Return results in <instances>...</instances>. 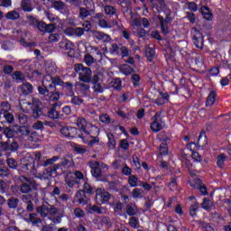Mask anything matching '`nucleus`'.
<instances>
[{
    "label": "nucleus",
    "mask_w": 231,
    "mask_h": 231,
    "mask_svg": "<svg viewBox=\"0 0 231 231\" xmlns=\"http://www.w3.org/2000/svg\"><path fill=\"white\" fill-rule=\"evenodd\" d=\"M62 89L69 91V97H73V84L63 82L60 78L45 75L42 80V86H38V93L49 102H57L60 99Z\"/></svg>",
    "instance_id": "obj_1"
},
{
    "label": "nucleus",
    "mask_w": 231,
    "mask_h": 231,
    "mask_svg": "<svg viewBox=\"0 0 231 231\" xmlns=\"http://www.w3.org/2000/svg\"><path fill=\"white\" fill-rule=\"evenodd\" d=\"M59 160H60V156H53L42 162V167H49V165H51L46 169L48 176H53V174H57V171H61L62 172L65 171V169H69V167H71V162H69V160L67 158H63L61 159L60 162L54 164L55 162H59Z\"/></svg>",
    "instance_id": "obj_2"
},
{
    "label": "nucleus",
    "mask_w": 231,
    "mask_h": 231,
    "mask_svg": "<svg viewBox=\"0 0 231 231\" xmlns=\"http://www.w3.org/2000/svg\"><path fill=\"white\" fill-rule=\"evenodd\" d=\"M84 134L78 135L82 139L83 143L88 147H95L97 143H100V128L95 125H90L83 132Z\"/></svg>",
    "instance_id": "obj_3"
},
{
    "label": "nucleus",
    "mask_w": 231,
    "mask_h": 231,
    "mask_svg": "<svg viewBox=\"0 0 231 231\" xmlns=\"http://www.w3.org/2000/svg\"><path fill=\"white\" fill-rule=\"evenodd\" d=\"M74 69L76 73L79 74V79L80 82H84L85 84H89L91 81V76L93 75V71L90 68L84 66L82 63L75 64Z\"/></svg>",
    "instance_id": "obj_4"
},
{
    "label": "nucleus",
    "mask_w": 231,
    "mask_h": 231,
    "mask_svg": "<svg viewBox=\"0 0 231 231\" xmlns=\"http://www.w3.org/2000/svg\"><path fill=\"white\" fill-rule=\"evenodd\" d=\"M163 111H157L155 115L152 117V124L150 129L152 133H160L163 129L165 121H163Z\"/></svg>",
    "instance_id": "obj_5"
},
{
    "label": "nucleus",
    "mask_w": 231,
    "mask_h": 231,
    "mask_svg": "<svg viewBox=\"0 0 231 231\" xmlns=\"http://www.w3.org/2000/svg\"><path fill=\"white\" fill-rule=\"evenodd\" d=\"M96 192V203L97 205H106L109 203L111 199V195L104 188H97L95 190Z\"/></svg>",
    "instance_id": "obj_6"
},
{
    "label": "nucleus",
    "mask_w": 231,
    "mask_h": 231,
    "mask_svg": "<svg viewBox=\"0 0 231 231\" xmlns=\"http://www.w3.org/2000/svg\"><path fill=\"white\" fill-rule=\"evenodd\" d=\"M191 35L193 44L196 46V48L199 50H203V47L205 46V37L203 36V33H201V31L198 30L197 28H193Z\"/></svg>",
    "instance_id": "obj_7"
},
{
    "label": "nucleus",
    "mask_w": 231,
    "mask_h": 231,
    "mask_svg": "<svg viewBox=\"0 0 231 231\" xmlns=\"http://www.w3.org/2000/svg\"><path fill=\"white\" fill-rule=\"evenodd\" d=\"M22 194H32L33 190H37V183L33 181L23 182L19 188Z\"/></svg>",
    "instance_id": "obj_8"
},
{
    "label": "nucleus",
    "mask_w": 231,
    "mask_h": 231,
    "mask_svg": "<svg viewBox=\"0 0 231 231\" xmlns=\"http://www.w3.org/2000/svg\"><path fill=\"white\" fill-rule=\"evenodd\" d=\"M190 187L199 190L202 196H208V189L207 186L203 185V180L201 179H195L194 181L190 183Z\"/></svg>",
    "instance_id": "obj_9"
},
{
    "label": "nucleus",
    "mask_w": 231,
    "mask_h": 231,
    "mask_svg": "<svg viewBox=\"0 0 231 231\" xmlns=\"http://www.w3.org/2000/svg\"><path fill=\"white\" fill-rule=\"evenodd\" d=\"M57 106H59V103L53 104L52 107L48 111V118H51V120H59L64 118V114H60L59 111H57Z\"/></svg>",
    "instance_id": "obj_10"
},
{
    "label": "nucleus",
    "mask_w": 231,
    "mask_h": 231,
    "mask_svg": "<svg viewBox=\"0 0 231 231\" xmlns=\"http://www.w3.org/2000/svg\"><path fill=\"white\" fill-rule=\"evenodd\" d=\"M159 95H160V97H158L153 101V104H155V106H165V104H167L169 102L171 96L169 95V93L163 92V91H159Z\"/></svg>",
    "instance_id": "obj_11"
},
{
    "label": "nucleus",
    "mask_w": 231,
    "mask_h": 231,
    "mask_svg": "<svg viewBox=\"0 0 231 231\" xmlns=\"http://www.w3.org/2000/svg\"><path fill=\"white\" fill-rule=\"evenodd\" d=\"M157 19L159 21V24L161 26V32L162 35H169L171 33V30L169 29V23L165 21L162 15H158Z\"/></svg>",
    "instance_id": "obj_12"
},
{
    "label": "nucleus",
    "mask_w": 231,
    "mask_h": 231,
    "mask_svg": "<svg viewBox=\"0 0 231 231\" xmlns=\"http://www.w3.org/2000/svg\"><path fill=\"white\" fill-rule=\"evenodd\" d=\"M200 14H202V17L206 21H212L214 19V14H212V11H210V8L207 5H202L199 9Z\"/></svg>",
    "instance_id": "obj_13"
},
{
    "label": "nucleus",
    "mask_w": 231,
    "mask_h": 231,
    "mask_svg": "<svg viewBox=\"0 0 231 231\" xmlns=\"http://www.w3.org/2000/svg\"><path fill=\"white\" fill-rule=\"evenodd\" d=\"M107 137V143L106 147L109 149V151H115L116 149V139L115 138V134L109 132L106 134Z\"/></svg>",
    "instance_id": "obj_14"
},
{
    "label": "nucleus",
    "mask_w": 231,
    "mask_h": 231,
    "mask_svg": "<svg viewBox=\"0 0 231 231\" xmlns=\"http://www.w3.org/2000/svg\"><path fill=\"white\" fill-rule=\"evenodd\" d=\"M94 39H97V41H102V42H110L111 36L106 32L95 31L93 32Z\"/></svg>",
    "instance_id": "obj_15"
},
{
    "label": "nucleus",
    "mask_w": 231,
    "mask_h": 231,
    "mask_svg": "<svg viewBox=\"0 0 231 231\" xmlns=\"http://www.w3.org/2000/svg\"><path fill=\"white\" fill-rule=\"evenodd\" d=\"M19 91H21L22 95H24V97L32 95V93H33V85L29 82L23 83L19 87Z\"/></svg>",
    "instance_id": "obj_16"
},
{
    "label": "nucleus",
    "mask_w": 231,
    "mask_h": 231,
    "mask_svg": "<svg viewBox=\"0 0 231 231\" xmlns=\"http://www.w3.org/2000/svg\"><path fill=\"white\" fill-rule=\"evenodd\" d=\"M84 32H86V30L82 27L68 28L66 30V33L69 35H77V37H82Z\"/></svg>",
    "instance_id": "obj_17"
},
{
    "label": "nucleus",
    "mask_w": 231,
    "mask_h": 231,
    "mask_svg": "<svg viewBox=\"0 0 231 231\" xmlns=\"http://www.w3.org/2000/svg\"><path fill=\"white\" fill-rule=\"evenodd\" d=\"M86 194L88 193L82 189H79L76 193V198H78V203H79V205H88V196Z\"/></svg>",
    "instance_id": "obj_18"
},
{
    "label": "nucleus",
    "mask_w": 231,
    "mask_h": 231,
    "mask_svg": "<svg viewBox=\"0 0 231 231\" xmlns=\"http://www.w3.org/2000/svg\"><path fill=\"white\" fill-rule=\"evenodd\" d=\"M216 97H217V92L216 90L210 91L206 99V107H211L216 104Z\"/></svg>",
    "instance_id": "obj_19"
},
{
    "label": "nucleus",
    "mask_w": 231,
    "mask_h": 231,
    "mask_svg": "<svg viewBox=\"0 0 231 231\" xmlns=\"http://www.w3.org/2000/svg\"><path fill=\"white\" fill-rule=\"evenodd\" d=\"M125 212L127 216H130L131 217L136 216L138 214V208L136 207V204H133V202L127 204Z\"/></svg>",
    "instance_id": "obj_20"
},
{
    "label": "nucleus",
    "mask_w": 231,
    "mask_h": 231,
    "mask_svg": "<svg viewBox=\"0 0 231 231\" xmlns=\"http://www.w3.org/2000/svg\"><path fill=\"white\" fill-rule=\"evenodd\" d=\"M53 8L58 12L64 11L67 14L69 12V9L66 6V4L60 0H54L53 1Z\"/></svg>",
    "instance_id": "obj_21"
},
{
    "label": "nucleus",
    "mask_w": 231,
    "mask_h": 231,
    "mask_svg": "<svg viewBox=\"0 0 231 231\" xmlns=\"http://www.w3.org/2000/svg\"><path fill=\"white\" fill-rule=\"evenodd\" d=\"M155 55H156V50L154 48L150 46L145 47V57L148 62H152Z\"/></svg>",
    "instance_id": "obj_22"
},
{
    "label": "nucleus",
    "mask_w": 231,
    "mask_h": 231,
    "mask_svg": "<svg viewBox=\"0 0 231 231\" xmlns=\"http://www.w3.org/2000/svg\"><path fill=\"white\" fill-rule=\"evenodd\" d=\"M95 13V10L90 9L88 10L86 7H80L79 8V19H82V21H84V19H88V17H89V15H92V14Z\"/></svg>",
    "instance_id": "obj_23"
},
{
    "label": "nucleus",
    "mask_w": 231,
    "mask_h": 231,
    "mask_svg": "<svg viewBox=\"0 0 231 231\" xmlns=\"http://www.w3.org/2000/svg\"><path fill=\"white\" fill-rule=\"evenodd\" d=\"M32 116L37 120L42 116V106L40 105L32 106Z\"/></svg>",
    "instance_id": "obj_24"
},
{
    "label": "nucleus",
    "mask_w": 231,
    "mask_h": 231,
    "mask_svg": "<svg viewBox=\"0 0 231 231\" xmlns=\"http://www.w3.org/2000/svg\"><path fill=\"white\" fill-rule=\"evenodd\" d=\"M11 77H12L13 80H15L17 83L24 82V80H26V77L21 70H16L14 72H13Z\"/></svg>",
    "instance_id": "obj_25"
},
{
    "label": "nucleus",
    "mask_w": 231,
    "mask_h": 231,
    "mask_svg": "<svg viewBox=\"0 0 231 231\" xmlns=\"http://www.w3.org/2000/svg\"><path fill=\"white\" fill-rule=\"evenodd\" d=\"M19 199L16 197H11L7 199V207L12 210H15L19 207Z\"/></svg>",
    "instance_id": "obj_26"
},
{
    "label": "nucleus",
    "mask_w": 231,
    "mask_h": 231,
    "mask_svg": "<svg viewBox=\"0 0 231 231\" xmlns=\"http://www.w3.org/2000/svg\"><path fill=\"white\" fill-rule=\"evenodd\" d=\"M226 154L220 153L217 156V167L218 169H225V162H226Z\"/></svg>",
    "instance_id": "obj_27"
},
{
    "label": "nucleus",
    "mask_w": 231,
    "mask_h": 231,
    "mask_svg": "<svg viewBox=\"0 0 231 231\" xmlns=\"http://www.w3.org/2000/svg\"><path fill=\"white\" fill-rule=\"evenodd\" d=\"M104 12H105L106 15H109L110 17H113L115 15H116V17H118L116 9L113 5H105Z\"/></svg>",
    "instance_id": "obj_28"
},
{
    "label": "nucleus",
    "mask_w": 231,
    "mask_h": 231,
    "mask_svg": "<svg viewBox=\"0 0 231 231\" xmlns=\"http://www.w3.org/2000/svg\"><path fill=\"white\" fill-rule=\"evenodd\" d=\"M120 180H111L108 181V189L112 190V192H120Z\"/></svg>",
    "instance_id": "obj_29"
},
{
    "label": "nucleus",
    "mask_w": 231,
    "mask_h": 231,
    "mask_svg": "<svg viewBox=\"0 0 231 231\" xmlns=\"http://www.w3.org/2000/svg\"><path fill=\"white\" fill-rule=\"evenodd\" d=\"M117 5H120L125 14L131 10V0H117Z\"/></svg>",
    "instance_id": "obj_30"
},
{
    "label": "nucleus",
    "mask_w": 231,
    "mask_h": 231,
    "mask_svg": "<svg viewBox=\"0 0 231 231\" xmlns=\"http://www.w3.org/2000/svg\"><path fill=\"white\" fill-rule=\"evenodd\" d=\"M16 133L21 136H28L30 134V127L25 125H22L16 130Z\"/></svg>",
    "instance_id": "obj_31"
},
{
    "label": "nucleus",
    "mask_w": 231,
    "mask_h": 231,
    "mask_svg": "<svg viewBox=\"0 0 231 231\" xmlns=\"http://www.w3.org/2000/svg\"><path fill=\"white\" fill-rule=\"evenodd\" d=\"M21 14L17 11H9L5 14V18L8 19L9 21H17V19H20Z\"/></svg>",
    "instance_id": "obj_32"
},
{
    "label": "nucleus",
    "mask_w": 231,
    "mask_h": 231,
    "mask_svg": "<svg viewBox=\"0 0 231 231\" xmlns=\"http://www.w3.org/2000/svg\"><path fill=\"white\" fill-rule=\"evenodd\" d=\"M132 198L134 199H142L143 198V189L135 188L132 190Z\"/></svg>",
    "instance_id": "obj_33"
},
{
    "label": "nucleus",
    "mask_w": 231,
    "mask_h": 231,
    "mask_svg": "<svg viewBox=\"0 0 231 231\" xmlns=\"http://www.w3.org/2000/svg\"><path fill=\"white\" fill-rule=\"evenodd\" d=\"M78 127L84 133L88 127V121L84 117H79L77 121Z\"/></svg>",
    "instance_id": "obj_34"
},
{
    "label": "nucleus",
    "mask_w": 231,
    "mask_h": 231,
    "mask_svg": "<svg viewBox=\"0 0 231 231\" xmlns=\"http://www.w3.org/2000/svg\"><path fill=\"white\" fill-rule=\"evenodd\" d=\"M37 212L42 217H48L50 209L48 206L42 205V207L37 208Z\"/></svg>",
    "instance_id": "obj_35"
},
{
    "label": "nucleus",
    "mask_w": 231,
    "mask_h": 231,
    "mask_svg": "<svg viewBox=\"0 0 231 231\" xmlns=\"http://www.w3.org/2000/svg\"><path fill=\"white\" fill-rule=\"evenodd\" d=\"M198 212H199V204L196 202L189 207V216L191 217H196V216H198Z\"/></svg>",
    "instance_id": "obj_36"
},
{
    "label": "nucleus",
    "mask_w": 231,
    "mask_h": 231,
    "mask_svg": "<svg viewBox=\"0 0 231 231\" xmlns=\"http://www.w3.org/2000/svg\"><path fill=\"white\" fill-rule=\"evenodd\" d=\"M159 154L161 156H167V154H169V143H161L159 147Z\"/></svg>",
    "instance_id": "obj_37"
},
{
    "label": "nucleus",
    "mask_w": 231,
    "mask_h": 231,
    "mask_svg": "<svg viewBox=\"0 0 231 231\" xmlns=\"http://www.w3.org/2000/svg\"><path fill=\"white\" fill-rule=\"evenodd\" d=\"M142 78L138 74H132L131 82L134 88H139L141 86Z\"/></svg>",
    "instance_id": "obj_38"
},
{
    "label": "nucleus",
    "mask_w": 231,
    "mask_h": 231,
    "mask_svg": "<svg viewBox=\"0 0 231 231\" xmlns=\"http://www.w3.org/2000/svg\"><path fill=\"white\" fill-rule=\"evenodd\" d=\"M74 176L76 178L75 180H72V182H69V187H73V185H75V183H79V181H80V180H84V173H82L79 171H75Z\"/></svg>",
    "instance_id": "obj_39"
},
{
    "label": "nucleus",
    "mask_w": 231,
    "mask_h": 231,
    "mask_svg": "<svg viewBox=\"0 0 231 231\" xmlns=\"http://www.w3.org/2000/svg\"><path fill=\"white\" fill-rule=\"evenodd\" d=\"M27 19L29 21V24L32 26V28L37 29L39 26V23L41 21L39 19L33 17V15L27 16Z\"/></svg>",
    "instance_id": "obj_40"
},
{
    "label": "nucleus",
    "mask_w": 231,
    "mask_h": 231,
    "mask_svg": "<svg viewBox=\"0 0 231 231\" xmlns=\"http://www.w3.org/2000/svg\"><path fill=\"white\" fill-rule=\"evenodd\" d=\"M83 192H86L87 194H95V191L97 189H95V188L93 186H91L89 183L85 182L83 185Z\"/></svg>",
    "instance_id": "obj_41"
},
{
    "label": "nucleus",
    "mask_w": 231,
    "mask_h": 231,
    "mask_svg": "<svg viewBox=\"0 0 231 231\" xmlns=\"http://www.w3.org/2000/svg\"><path fill=\"white\" fill-rule=\"evenodd\" d=\"M83 62H85L88 67L93 66V64H95V58L91 54L88 53L84 56Z\"/></svg>",
    "instance_id": "obj_42"
},
{
    "label": "nucleus",
    "mask_w": 231,
    "mask_h": 231,
    "mask_svg": "<svg viewBox=\"0 0 231 231\" xmlns=\"http://www.w3.org/2000/svg\"><path fill=\"white\" fill-rule=\"evenodd\" d=\"M168 187L171 189V190H173V189H176V187H178V176L173 175L171 177Z\"/></svg>",
    "instance_id": "obj_43"
},
{
    "label": "nucleus",
    "mask_w": 231,
    "mask_h": 231,
    "mask_svg": "<svg viewBox=\"0 0 231 231\" xmlns=\"http://www.w3.org/2000/svg\"><path fill=\"white\" fill-rule=\"evenodd\" d=\"M128 224L132 228H138L140 226V220L136 217H131Z\"/></svg>",
    "instance_id": "obj_44"
},
{
    "label": "nucleus",
    "mask_w": 231,
    "mask_h": 231,
    "mask_svg": "<svg viewBox=\"0 0 231 231\" xmlns=\"http://www.w3.org/2000/svg\"><path fill=\"white\" fill-rule=\"evenodd\" d=\"M21 6H22V10H23V12H32L33 10L32 4L30 2H28V0H23L22 2Z\"/></svg>",
    "instance_id": "obj_45"
},
{
    "label": "nucleus",
    "mask_w": 231,
    "mask_h": 231,
    "mask_svg": "<svg viewBox=\"0 0 231 231\" xmlns=\"http://www.w3.org/2000/svg\"><path fill=\"white\" fill-rule=\"evenodd\" d=\"M5 124H14L15 117L10 112H4Z\"/></svg>",
    "instance_id": "obj_46"
},
{
    "label": "nucleus",
    "mask_w": 231,
    "mask_h": 231,
    "mask_svg": "<svg viewBox=\"0 0 231 231\" xmlns=\"http://www.w3.org/2000/svg\"><path fill=\"white\" fill-rule=\"evenodd\" d=\"M128 184L132 188L138 187V177L136 175H131L128 178Z\"/></svg>",
    "instance_id": "obj_47"
},
{
    "label": "nucleus",
    "mask_w": 231,
    "mask_h": 231,
    "mask_svg": "<svg viewBox=\"0 0 231 231\" xmlns=\"http://www.w3.org/2000/svg\"><path fill=\"white\" fill-rule=\"evenodd\" d=\"M109 53L111 55H120V47L116 43H113L109 48Z\"/></svg>",
    "instance_id": "obj_48"
},
{
    "label": "nucleus",
    "mask_w": 231,
    "mask_h": 231,
    "mask_svg": "<svg viewBox=\"0 0 231 231\" xmlns=\"http://www.w3.org/2000/svg\"><path fill=\"white\" fill-rule=\"evenodd\" d=\"M112 88H114L116 91H122V79H120V78L115 79Z\"/></svg>",
    "instance_id": "obj_49"
},
{
    "label": "nucleus",
    "mask_w": 231,
    "mask_h": 231,
    "mask_svg": "<svg viewBox=\"0 0 231 231\" xmlns=\"http://www.w3.org/2000/svg\"><path fill=\"white\" fill-rule=\"evenodd\" d=\"M160 10H158L159 13L164 12L167 13L171 9H169V6H167V4H165V0H158Z\"/></svg>",
    "instance_id": "obj_50"
},
{
    "label": "nucleus",
    "mask_w": 231,
    "mask_h": 231,
    "mask_svg": "<svg viewBox=\"0 0 231 231\" xmlns=\"http://www.w3.org/2000/svg\"><path fill=\"white\" fill-rule=\"evenodd\" d=\"M75 95V94H74ZM72 96L71 98V104H73V106H81V104H84V99L80 98V97L79 96Z\"/></svg>",
    "instance_id": "obj_51"
},
{
    "label": "nucleus",
    "mask_w": 231,
    "mask_h": 231,
    "mask_svg": "<svg viewBox=\"0 0 231 231\" xmlns=\"http://www.w3.org/2000/svg\"><path fill=\"white\" fill-rule=\"evenodd\" d=\"M32 129L35 131H44V123L42 121H37L32 125Z\"/></svg>",
    "instance_id": "obj_52"
},
{
    "label": "nucleus",
    "mask_w": 231,
    "mask_h": 231,
    "mask_svg": "<svg viewBox=\"0 0 231 231\" xmlns=\"http://www.w3.org/2000/svg\"><path fill=\"white\" fill-rule=\"evenodd\" d=\"M93 178H100L102 176V169H100V167H94L91 171H90Z\"/></svg>",
    "instance_id": "obj_53"
},
{
    "label": "nucleus",
    "mask_w": 231,
    "mask_h": 231,
    "mask_svg": "<svg viewBox=\"0 0 231 231\" xmlns=\"http://www.w3.org/2000/svg\"><path fill=\"white\" fill-rule=\"evenodd\" d=\"M4 134L6 136V138H14L15 132L10 128V127H5L4 128Z\"/></svg>",
    "instance_id": "obj_54"
},
{
    "label": "nucleus",
    "mask_w": 231,
    "mask_h": 231,
    "mask_svg": "<svg viewBox=\"0 0 231 231\" xmlns=\"http://www.w3.org/2000/svg\"><path fill=\"white\" fill-rule=\"evenodd\" d=\"M119 147L123 151H129V142H127V139H121L119 141Z\"/></svg>",
    "instance_id": "obj_55"
},
{
    "label": "nucleus",
    "mask_w": 231,
    "mask_h": 231,
    "mask_svg": "<svg viewBox=\"0 0 231 231\" xmlns=\"http://www.w3.org/2000/svg\"><path fill=\"white\" fill-rule=\"evenodd\" d=\"M29 219L32 223V225H39L42 222L41 218L37 217V214L32 213L29 215Z\"/></svg>",
    "instance_id": "obj_56"
},
{
    "label": "nucleus",
    "mask_w": 231,
    "mask_h": 231,
    "mask_svg": "<svg viewBox=\"0 0 231 231\" xmlns=\"http://www.w3.org/2000/svg\"><path fill=\"white\" fill-rule=\"evenodd\" d=\"M18 121L21 124V125H26V124H28V116L24 114H20L18 116Z\"/></svg>",
    "instance_id": "obj_57"
},
{
    "label": "nucleus",
    "mask_w": 231,
    "mask_h": 231,
    "mask_svg": "<svg viewBox=\"0 0 231 231\" xmlns=\"http://www.w3.org/2000/svg\"><path fill=\"white\" fill-rule=\"evenodd\" d=\"M74 215L76 216V217H84L86 216V212L84 211V209L80 208H76L74 209Z\"/></svg>",
    "instance_id": "obj_58"
},
{
    "label": "nucleus",
    "mask_w": 231,
    "mask_h": 231,
    "mask_svg": "<svg viewBox=\"0 0 231 231\" xmlns=\"http://www.w3.org/2000/svg\"><path fill=\"white\" fill-rule=\"evenodd\" d=\"M77 127H73V126H69V138H77Z\"/></svg>",
    "instance_id": "obj_59"
},
{
    "label": "nucleus",
    "mask_w": 231,
    "mask_h": 231,
    "mask_svg": "<svg viewBox=\"0 0 231 231\" xmlns=\"http://www.w3.org/2000/svg\"><path fill=\"white\" fill-rule=\"evenodd\" d=\"M122 174H124V176H132L133 174V169H131V167L125 165V167L122 168Z\"/></svg>",
    "instance_id": "obj_60"
},
{
    "label": "nucleus",
    "mask_w": 231,
    "mask_h": 231,
    "mask_svg": "<svg viewBox=\"0 0 231 231\" xmlns=\"http://www.w3.org/2000/svg\"><path fill=\"white\" fill-rule=\"evenodd\" d=\"M119 50L122 59H125L129 55V49L126 46L122 45Z\"/></svg>",
    "instance_id": "obj_61"
},
{
    "label": "nucleus",
    "mask_w": 231,
    "mask_h": 231,
    "mask_svg": "<svg viewBox=\"0 0 231 231\" xmlns=\"http://www.w3.org/2000/svg\"><path fill=\"white\" fill-rule=\"evenodd\" d=\"M98 26H100L101 28H106V29H109L112 27L111 23H107V20H106V19L99 20Z\"/></svg>",
    "instance_id": "obj_62"
},
{
    "label": "nucleus",
    "mask_w": 231,
    "mask_h": 231,
    "mask_svg": "<svg viewBox=\"0 0 231 231\" xmlns=\"http://www.w3.org/2000/svg\"><path fill=\"white\" fill-rule=\"evenodd\" d=\"M159 140L162 143H169V142H171V140H172V135L161 134V136L159 137Z\"/></svg>",
    "instance_id": "obj_63"
},
{
    "label": "nucleus",
    "mask_w": 231,
    "mask_h": 231,
    "mask_svg": "<svg viewBox=\"0 0 231 231\" xmlns=\"http://www.w3.org/2000/svg\"><path fill=\"white\" fill-rule=\"evenodd\" d=\"M0 109H2L4 113H7L10 109V103L8 101H3L0 105Z\"/></svg>",
    "instance_id": "obj_64"
}]
</instances>
